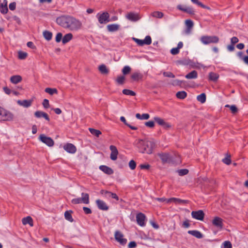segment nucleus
Returning <instances> with one entry per match:
<instances>
[{"instance_id":"49","label":"nucleus","mask_w":248,"mask_h":248,"mask_svg":"<svg viewBox=\"0 0 248 248\" xmlns=\"http://www.w3.org/2000/svg\"><path fill=\"white\" fill-rule=\"evenodd\" d=\"M129 168L132 170H133L136 168V162L133 160H131L129 162Z\"/></svg>"},{"instance_id":"17","label":"nucleus","mask_w":248,"mask_h":248,"mask_svg":"<svg viewBox=\"0 0 248 248\" xmlns=\"http://www.w3.org/2000/svg\"><path fill=\"white\" fill-rule=\"evenodd\" d=\"M177 8L182 11L185 12L190 15L194 14V11L193 9L191 7L187 6L183 7L182 5H179L177 6Z\"/></svg>"},{"instance_id":"53","label":"nucleus","mask_w":248,"mask_h":248,"mask_svg":"<svg viewBox=\"0 0 248 248\" xmlns=\"http://www.w3.org/2000/svg\"><path fill=\"white\" fill-rule=\"evenodd\" d=\"M226 107H229L232 112L233 113L237 112V108L234 105L229 106L228 105H226Z\"/></svg>"},{"instance_id":"51","label":"nucleus","mask_w":248,"mask_h":248,"mask_svg":"<svg viewBox=\"0 0 248 248\" xmlns=\"http://www.w3.org/2000/svg\"><path fill=\"white\" fill-rule=\"evenodd\" d=\"M222 161L224 163L227 165H230L231 163L230 155H228L225 158L223 159Z\"/></svg>"},{"instance_id":"35","label":"nucleus","mask_w":248,"mask_h":248,"mask_svg":"<svg viewBox=\"0 0 248 248\" xmlns=\"http://www.w3.org/2000/svg\"><path fill=\"white\" fill-rule=\"evenodd\" d=\"M206 95L204 93H202L197 97V100L201 103H204L206 101Z\"/></svg>"},{"instance_id":"46","label":"nucleus","mask_w":248,"mask_h":248,"mask_svg":"<svg viewBox=\"0 0 248 248\" xmlns=\"http://www.w3.org/2000/svg\"><path fill=\"white\" fill-rule=\"evenodd\" d=\"M125 80V77L124 76H118L116 79V81L118 84H123Z\"/></svg>"},{"instance_id":"13","label":"nucleus","mask_w":248,"mask_h":248,"mask_svg":"<svg viewBox=\"0 0 248 248\" xmlns=\"http://www.w3.org/2000/svg\"><path fill=\"white\" fill-rule=\"evenodd\" d=\"M212 224L220 230L223 227V220L220 217H216L212 220Z\"/></svg>"},{"instance_id":"37","label":"nucleus","mask_w":248,"mask_h":248,"mask_svg":"<svg viewBox=\"0 0 248 248\" xmlns=\"http://www.w3.org/2000/svg\"><path fill=\"white\" fill-rule=\"evenodd\" d=\"M142 78V75L138 72L134 73L131 75V78L134 80H136V81L139 80L140 79H141Z\"/></svg>"},{"instance_id":"50","label":"nucleus","mask_w":248,"mask_h":248,"mask_svg":"<svg viewBox=\"0 0 248 248\" xmlns=\"http://www.w3.org/2000/svg\"><path fill=\"white\" fill-rule=\"evenodd\" d=\"M188 172V170L187 169H182L178 171V173L180 176L186 175Z\"/></svg>"},{"instance_id":"1","label":"nucleus","mask_w":248,"mask_h":248,"mask_svg":"<svg viewBox=\"0 0 248 248\" xmlns=\"http://www.w3.org/2000/svg\"><path fill=\"white\" fill-rule=\"evenodd\" d=\"M134 144L141 153L150 154L152 153L155 147L154 142L147 139H138Z\"/></svg>"},{"instance_id":"7","label":"nucleus","mask_w":248,"mask_h":248,"mask_svg":"<svg viewBox=\"0 0 248 248\" xmlns=\"http://www.w3.org/2000/svg\"><path fill=\"white\" fill-rule=\"evenodd\" d=\"M154 120L156 123L162 126L164 129L166 130H168L171 128L172 127L171 124L170 123L165 121L164 119L160 117H155L154 118Z\"/></svg>"},{"instance_id":"12","label":"nucleus","mask_w":248,"mask_h":248,"mask_svg":"<svg viewBox=\"0 0 248 248\" xmlns=\"http://www.w3.org/2000/svg\"><path fill=\"white\" fill-rule=\"evenodd\" d=\"M192 217L197 220H203L204 217V213L202 210L192 211L191 212Z\"/></svg>"},{"instance_id":"59","label":"nucleus","mask_w":248,"mask_h":248,"mask_svg":"<svg viewBox=\"0 0 248 248\" xmlns=\"http://www.w3.org/2000/svg\"><path fill=\"white\" fill-rule=\"evenodd\" d=\"M170 52L172 55H176L179 52V49L177 47L173 48L171 49Z\"/></svg>"},{"instance_id":"64","label":"nucleus","mask_w":248,"mask_h":248,"mask_svg":"<svg viewBox=\"0 0 248 248\" xmlns=\"http://www.w3.org/2000/svg\"><path fill=\"white\" fill-rule=\"evenodd\" d=\"M3 89L5 93L7 94H10L12 92L11 90L8 88L7 87H3Z\"/></svg>"},{"instance_id":"60","label":"nucleus","mask_w":248,"mask_h":248,"mask_svg":"<svg viewBox=\"0 0 248 248\" xmlns=\"http://www.w3.org/2000/svg\"><path fill=\"white\" fill-rule=\"evenodd\" d=\"M182 226L184 228H188L190 226L189 220L186 219L185 221H184Z\"/></svg>"},{"instance_id":"44","label":"nucleus","mask_w":248,"mask_h":248,"mask_svg":"<svg viewBox=\"0 0 248 248\" xmlns=\"http://www.w3.org/2000/svg\"><path fill=\"white\" fill-rule=\"evenodd\" d=\"M123 93L124 94L127 95H131V96H135L136 95V93L128 89H124L123 90Z\"/></svg>"},{"instance_id":"15","label":"nucleus","mask_w":248,"mask_h":248,"mask_svg":"<svg viewBox=\"0 0 248 248\" xmlns=\"http://www.w3.org/2000/svg\"><path fill=\"white\" fill-rule=\"evenodd\" d=\"M63 149L68 153L74 154L77 151L76 147L71 143H67L63 146Z\"/></svg>"},{"instance_id":"26","label":"nucleus","mask_w":248,"mask_h":248,"mask_svg":"<svg viewBox=\"0 0 248 248\" xmlns=\"http://www.w3.org/2000/svg\"><path fill=\"white\" fill-rule=\"evenodd\" d=\"M22 222L23 225L29 224L31 226H33V220L30 216L22 218Z\"/></svg>"},{"instance_id":"28","label":"nucleus","mask_w":248,"mask_h":248,"mask_svg":"<svg viewBox=\"0 0 248 248\" xmlns=\"http://www.w3.org/2000/svg\"><path fill=\"white\" fill-rule=\"evenodd\" d=\"M28 56V54L24 51L19 50L17 52V58L19 60H25Z\"/></svg>"},{"instance_id":"24","label":"nucleus","mask_w":248,"mask_h":248,"mask_svg":"<svg viewBox=\"0 0 248 248\" xmlns=\"http://www.w3.org/2000/svg\"><path fill=\"white\" fill-rule=\"evenodd\" d=\"M22 80V77L19 75L13 76L10 78V81L13 84H17Z\"/></svg>"},{"instance_id":"19","label":"nucleus","mask_w":248,"mask_h":248,"mask_svg":"<svg viewBox=\"0 0 248 248\" xmlns=\"http://www.w3.org/2000/svg\"><path fill=\"white\" fill-rule=\"evenodd\" d=\"M96 204L99 209L102 210H107L108 207L106 203L103 201L100 200H97L96 201Z\"/></svg>"},{"instance_id":"55","label":"nucleus","mask_w":248,"mask_h":248,"mask_svg":"<svg viewBox=\"0 0 248 248\" xmlns=\"http://www.w3.org/2000/svg\"><path fill=\"white\" fill-rule=\"evenodd\" d=\"M42 105H43V107H44L45 108H48L49 107V101H48V100H47V99H45L43 100V102Z\"/></svg>"},{"instance_id":"34","label":"nucleus","mask_w":248,"mask_h":248,"mask_svg":"<svg viewBox=\"0 0 248 248\" xmlns=\"http://www.w3.org/2000/svg\"><path fill=\"white\" fill-rule=\"evenodd\" d=\"M136 117L140 120H148L150 116L147 113H144L142 115H140V113H137L136 114Z\"/></svg>"},{"instance_id":"63","label":"nucleus","mask_w":248,"mask_h":248,"mask_svg":"<svg viewBox=\"0 0 248 248\" xmlns=\"http://www.w3.org/2000/svg\"><path fill=\"white\" fill-rule=\"evenodd\" d=\"M9 7L11 10H14L16 9V3L15 2H12L9 4Z\"/></svg>"},{"instance_id":"32","label":"nucleus","mask_w":248,"mask_h":248,"mask_svg":"<svg viewBox=\"0 0 248 248\" xmlns=\"http://www.w3.org/2000/svg\"><path fill=\"white\" fill-rule=\"evenodd\" d=\"M219 78V75L216 73L211 72L209 74V79L210 80L216 81Z\"/></svg>"},{"instance_id":"36","label":"nucleus","mask_w":248,"mask_h":248,"mask_svg":"<svg viewBox=\"0 0 248 248\" xmlns=\"http://www.w3.org/2000/svg\"><path fill=\"white\" fill-rule=\"evenodd\" d=\"M45 91L46 93L51 95L58 93V91L55 88H46L45 89Z\"/></svg>"},{"instance_id":"39","label":"nucleus","mask_w":248,"mask_h":248,"mask_svg":"<svg viewBox=\"0 0 248 248\" xmlns=\"http://www.w3.org/2000/svg\"><path fill=\"white\" fill-rule=\"evenodd\" d=\"M163 15V13L159 11H154L151 13V16L155 18H162Z\"/></svg>"},{"instance_id":"57","label":"nucleus","mask_w":248,"mask_h":248,"mask_svg":"<svg viewBox=\"0 0 248 248\" xmlns=\"http://www.w3.org/2000/svg\"><path fill=\"white\" fill-rule=\"evenodd\" d=\"M72 203L73 204H78L82 203L81 198H75L72 200Z\"/></svg>"},{"instance_id":"4","label":"nucleus","mask_w":248,"mask_h":248,"mask_svg":"<svg viewBox=\"0 0 248 248\" xmlns=\"http://www.w3.org/2000/svg\"><path fill=\"white\" fill-rule=\"evenodd\" d=\"M14 116L12 113L0 107V121H12Z\"/></svg>"},{"instance_id":"22","label":"nucleus","mask_w":248,"mask_h":248,"mask_svg":"<svg viewBox=\"0 0 248 248\" xmlns=\"http://www.w3.org/2000/svg\"><path fill=\"white\" fill-rule=\"evenodd\" d=\"M171 202H173L176 204H183L186 203V201L175 198H171L167 200V203Z\"/></svg>"},{"instance_id":"45","label":"nucleus","mask_w":248,"mask_h":248,"mask_svg":"<svg viewBox=\"0 0 248 248\" xmlns=\"http://www.w3.org/2000/svg\"><path fill=\"white\" fill-rule=\"evenodd\" d=\"M186 25L188 30H190L193 26V22L191 20H186L185 21Z\"/></svg>"},{"instance_id":"11","label":"nucleus","mask_w":248,"mask_h":248,"mask_svg":"<svg viewBox=\"0 0 248 248\" xmlns=\"http://www.w3.org/2000/svg\"><path fill=\"white\" fill-rule=\"evenodd\" d=\"M115 239L122 245H125L127 242L126 239L124 237V235L119 231H116L114 234Z\"/></svg>"},{"instance_id":"61","label":"nucleus","mask_w":248,"mask_h":248,"mask_svg":"<svg viewBox=\"0 0 248 248\" xmlns=\"http://www.w3.org/2000/svg\"><path fill=\"white\" fill-rule=\"evenodd\" d=\"M150 165L148 164H141L140 168L141 169L148 170L150 168Z\"/></svg>"},{"instance_id":"58","label":"nucleus","mask_w":248,"mask_h":248,"mask_svg":"<svg viewBox=\"0 0 248 248\" xmlns=\"http://www.w3.org/2000/svg\"><path fill=\"white\" fill-rule=\"evenodd\" d=\"M62 35L61 33H58L56 37V41L57 42H60L62 39Z\"/></svg>"},{"instance_id":"56","label":"nucleus","mask_w":248,"mask_h":248,"mask_svg":"<svg viewBox=\"0 0 248 248\" xmlns=\"http://www.w3.org/2000/svg\"><path fill=\"white\" fill-rule=\"evenodd\" d=\"M145 125L147 127L153 128L155 126V123L153 121H148L145 123Z\"/></svg>"},{"instance_id":"62","label":"nucleus","mask_w":248,"mask_h":248,"mask_svg":"<svg viewBox=\"0 0 248 248\" xmlns=\"http://www.w3.org/2000/svg\"><path fill=\"white\" fill-rule=\"evenodd\" d=\"M83 209L85 213L86 214H90L92 213L91 210L88 207H84Z\"/></svg>"},{"instance_id":"54","label":"nucleus","mask_w":248,"mask_h":248,"mask_svg":"<svg viewBox=\"0 0 248 248\" xmlns=\"http://www.w3.org/2000/svg\"><path fill=\"white\" fill-rule=\"evenodd\" d=\"M163 75L169 78H174L175 77L174 75L170 72H165L163 73Z\"/></svg>"},{"instance_id":"52","label":"nucleus","mask_w":248,"mask_h":248,"mask_svg":"<svg viewBox=\"0 0 248 248\" xmlns=\"http://www.w3.org/2000/svg\"><path fill=\"white\" fill-rule=\"evenodd\" d=\"M183 81L178 79H175L171 81V84L173 86L181 85Z\"/></svg>"},{"instance_id":"42","label":"nucleus","mask_w":248,"mask_h":248,"mask_svg":"<svg viewBox=\"0 0 248 248\" xmlns=\"http://www.w3.org/2000/svg\"><path fill=\"white\" fill-rule=\"evenodd\" d=\"M191 1L193 3L196 4L203 8L207 9L208 10L210 9V8L209 7L203 4L201 2L199 1L198 0H191Z\"/></svg>"},{"instance_id":"21","label":"nucleus","mask_w":248,"mask_h":248,"mask_svg":"<svg viewBox=\"0 0 248 248\" xmlns=\"http://www.w3.org/2000/svg\"><path fill=\"white\" fill-rule=\"evenodd\" d=\"M34 115L37 118L44 117L47 121H49V118L48 115L44 112L41 111H37L35 112Z\"/></svg>"},{"instance_id":"40","label":"nucleus","mask_w":248,"mask_h":248,"mask_svg":"<svg viewBox=\"0 0 248 248\" xmlns=\"http://www.w3.org/2000/svg\"><path fill=\"white\" fill-rule=\"evenodd\" d=\"M186 93L185 91H180L177 93L176 96L178 98L180 99H184L186 96Z\"/></svg>"},{"instance_id":"23","label":"nucleus","mask_w":248,"mask_h":248,"mask_svg":"<svg viewBox=\"0 0 248 248\" xmlns=\"http://www.w3.org/2000/svg\"><path fill=\"white\" fill-rule=\"evenodd\" d=\"M188 233L197 238H202L203 237L202 234L197 230H190L188 231Z\"/></svg>"},{"instance_id":"6","label":"nucleus","mask_w":248,"mask_h":248,"mask_svg":"<svg viewBox=\"0 0 248 248\" xmlns=\"http://www.w3.org/2000/svg\"><path fill=\"white\" fill-rule=\"evenodd\" d=\"M39 140L49 147H52L54 144V140L45 134H41L39 137Z\"/></svg>"},{"instance_id":"8","label":"nucleus","mask_w":248,"mask_h":248,"mask_svg":"<svg viewBox=\"0 0 248 248\" xmlns=\"http://www.w3.org/2000/svg\"><path fill=\"white\" fill-rule=\"evenodd\" d=\"M132 39L139 46H142L143 45H149L152 43V39L150 36H146L144 39L141 40L135 37H133Z\"/></svg>"},{"instance_id":"9","label":"nucleus","mask_w":248,"mask_h":248,"mask_svg":"<svg viewBox=\"0 0 248 248\" xmlns=\"http://www.w3.org/2000/svg\"><path fill=\"white\" fill-rule=\"evenodd\" d=\"M201 41L205 45L210 43H215L218 41V39L216 36H203L201 37Z\"/></svg>"},{"instance_id":"47","label":"nucleus","mask_w":248,"mask_h":248,"mask_svg":"<svg viewBox=\"0 0 248 248\" xmlns=\"http://www.w3.org/2000/svg\"><path fill=\"white\" fill-rule=\"evenodd\" d=\"M130 71L131 68L129 66H125L122 70V72L124 75H126L128 74Z\"/></svg>"},{"instance_id":"2","label":"nucleus","mask_w":248,"mask_h":248,"mask_svg":"<svg viewBox=\"0 0 248 248\" xmlns=\"http://www.w3.org/2000/svg\"><path fill=\"white\" fill-rule=\"evenodd\" d=\"M72 16L69 15H62L58 17L56 19L57 23L60 26L68 29Z\"/></svg>"},{"instance_id":"31","label":"nucleus","mask_w":248,"mask_h":248,"mask_svg":"<svg viewBox=\"0 0 248 248\" xmlns=\"http://www.w3.org/2000/svg\"><path fill=\"white\" fill-rule=\"evenodd\" d=\"M81 199L83 203L88 204L89 203V196L87 193H82Z\"/></svg>"},{"instance_id":"25","label":"nucleus","mask_w":248,"mask_h":248,"mask_svg":"<svg viewBox=\"0 0 248 248\" xmlns=\"http://www.w3.org/2000/svg\"><path fill=\"white\" fill-rule=\"evenodd\" d=\"M158 156L164 162H168L170 160V157L167 153H161L158 154Z\"/></svg>"},{"instance_id":"41","label":"nucleus","mask_w":248,"mask_h":248,"mask_svg":"<svg viewBox=\"0 0 248 248\" xmlns=\"http://www.w3.org/2000/svg\"><path fill=\"white\" fill-rule=\"evenodd\" d=\"M64 217L67 220L71 222L73 221V219L71 215V212H70V211H66L65 212Z\"/></svg>"},{"instance_id":"16","label":"nucleus","mask_w":248,"mask_h":248,"mask_svg":"<svg viewBox=\"0 0 248 248\" xmlns=\"http://www.w3.org/2000/svg\"><path fill=\"white\" fill-rule=\"evenodd\" d=\"M145 216L142 213H139L137 215L136 220L138 224L140 226H145Z\"/></svg>"},{"instance_id":"10","label":"nucleus","mask_w":248,"mask_h":248,"mask_svg":"<svg viewBox=\"0 0 248 248\" xmlns=\"http://www.w3.org/2000/svg\"><path fill=\"white\" fill-rule=\"evenodd\" d=\"M125 18L129 21L136 22L140 19L141 16L139 13L129 12L125 15Z\"/></svg>"},{"instance_id":"29","label":"nucleus","mask_w":248,"mask_h":248,"mask_svg":"<svg viewBox=\"0 0 248 248\" xmlns=\"http://www.w3.org/2000/svg\"><path fill=\"white\" fill-rule=\"evenodd\" d=\"M73 35L70 33H67L66 35H65L62 39V42L63 44H65L67 43V42H69L72 38Z\"/></svg>"},{"instance_id":"3","label":"nucleus","mask_w":248,"mask_h":248,"mask_svg":"<svg viewBox=\"0 0 248 248\" xmlns=\"http://www.w3.org/2000/svg\"><path fill=\"white\" fill-rule=\"evenodd\" d=\"M96 17L101 24H106L110 21V16L108 12H100L97 14Z\"/></svg>"},{"instance_id":"18","label":"nucleus","mask_w":248,"mask_h":248,"mask_svg":"<svg viewBox=\"0 0 248 248\" xmlns=\"http://www.w3.org/2000/svg\"><path fill=\"white\" fill-rule=\"evenodd\" d=\"M17 104L24 108H28L30 107L32 104V100H18L17 101Z\"/></svg>"},{"instance_id":"38","label":"nucleus","mask_w":248,"mask_h":248,"mask_svg":"<svg viewBox=\"0 0 248 248\" xmlns=\"http://www.w3.org/2000/svg\"><path fill=\"white\" fill-rule=\"evenodd\" d=\"M89 130L92 134L97 137H98L102 133L100 130L94 128H90Z\"/></svg>"},{"instance_id":"27","label":"nucleus","mask_w":248,"mask_h":248,"mask_svg":"<svg viewBox=\"0 0 248 248\" xmlns=\"http://www.w3.org/2000/svg\"><path fill=\"white\" fill-rule=\"evenodd\" d=\"M100 72L104 75H107L109 73L108 68L104 64H101L98 67Z\"/></svg>"},{"instance_id":"48","label":"nucleus","mask_w":248,"mask_h":248,"mask_svg":"<svg viewBox=\"0 0 248 248\" xmlns=\"http://www.w3.org/2000/svg\"><path fill=\"white\" fill-rule=\"evenodd\" d=\"M222 247L223 248H232V244L229 241L224 242L222 244Z\"/></svg>"},{"instance_id":"20","label":"nucleus","mask_w":248,"mask_h":248,"mask_svg":"<svg viewBox=\"0 0 248 248\" xmlns=\"http://www.w3.org/2000/svg\"><path fill=\"white\" fill-rule=\"evenodd\" d=\"M99 169L108 175L112 174L113 173V170L111 168L105 165L99 166Z\"/></svg>"},{"instance_id":"30","label":"nucleus","mask_w":248,"mask_h":248,"mask_svg":"<svg viewBox=\"0 0 248 248\" xmlns=\"http://www.w3.org/2000/svg\"><path fill=\"white\" fill-rule=\"evenodd\" d=\"M107 29L109 31H115L120 29V26L117 24L108 25L107 26Z\"/></svg>"},{"instance_id":"14","label":"nucleus","mask_w":248,"mask_h":248,"mask_svg":"<svg viewBox=\"0 0 248 248\" xmlns=\"http://www.w3.org/2000/svg\"><path fill=\"white\" fill-rule=\"evenodd\" d=\"M109 149L111 151V154L110 155V159L114 161L116 160L117 159V156L118 155V151L117 148L114 145H110L109 146Z\"/></svg>"},{"instance_id":"43","label":"nucleus","mask_w":248,"mask_h":248,"mask_svg":"<svg viewBox=\"0 0 248 248\" xmlns=\"http://www.w3.org/2000/svg\"><path fill=\"white\" fill-rule=\"evenodd\" d=\"M43 35L47 41L50 40L52 38V34L51 32H43Z\"/></svg>"},{"instance_id":"33","label":"nucleus","mask_w":248,"mask_h":248,"mask_svg":"<svg viewBox=\"0 0 248 248\" xmlns=\"http://www.w3.org/2000/svg\"><path fill=\"white\" fill-rule=\"evenodd\" d=\"M198 76L197 72L196 71H192L186 76L187 79L196 78Z\"/></svg>"},{"instance_id":"5","label":"nucleus","mask_w":248,"mask_h":248,"mask_svg":"<svg viewBox=\"0 0 248 248\" xmlns=\"http://www.w3.org/2000/svg\"><path fill=\"white\" fill-rule=\"evenodd\" d=\"M82 24L79 19L72 16L68 29L73 30H80L82 27Z\"/></svg>"}]
</instances>
